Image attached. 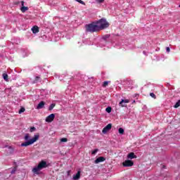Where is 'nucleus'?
Masks as SVG:
<instances>
[{"label":"nucleus","mask_w":180,"mask_h":180,"mask_svg":"<svg viewBox=\"0 0 180 180\" xmlns=\"http://www.w3.org/2000/svg\"><path fill=\"white\" fill-rule=\"evenodd\" d=\"M40 135L35 134L32 139H30V135L29 134H26L24 137V140L25 141L24 143H21V147H28V146H32V144H34Z\"/></svg>","instance_id":"1"},{"label":"nucleus","mask_w":180,"mask_h":180,"mask_svg":"<svg viewBox=\"0 0 180 180\" xmlns=\"http://www.w3.org/2000/svg\"><path fill=\"white\" fill-rule=\"evenodd\" d=\"M49 165H50L49 163H47V162L44 160H41L37 167L32 169V172L34 174H39V171H41V169L47 168Z\"/></svg>","instance_id":"2"},{"label":"nucleus","mask_w":180,"mask_h":180,"mask_svg":"<svg viewBox=\"0 0 180 180\" xmlns=\"http://www.w3.org/2000/svg\"><path fill=\"white\" fill-rule=\"evenodd\" d=\"M96 23L98 27V30H103V29L109 27V22H108L105 18L100 19L96 21Z\"/></svg>","instance_id":"3"},{"label":"nucleus","mask_w":180,"mask_h":180,"mask_svg":"<svg viewBox=\"0 0 180 180\" xmlns=\"http://www.w3.org/2000/svg\"><path fill=\"white\" fill-rule=\"evenodd\" d=\"M86 30L87 32H90L91 33H94L95 32H98L99 28L96 24V22H92L86 25Z\"/></svg>","instance_id":"4"},{"label":"nucleus","mask_w":180,"mask_h":180,"mask_svg":"<svg viewBox=\"0 0 180 180\" xmlns=\"http://www.w3.org/2000/svg\"><path fill=\"white\" fill-rule=\"evenodd\" d=\"M54 117H56V115L51 114L46 118L45 120H46V122H47V123H51V122H53V120H54Z\"/></svg>","instance_id":"5"},{"label":"nucleus","mask_w":180,"mask_h":180,"mask_svg":"<svg viewBox=\"0 0 180 180\" xmlns=\"http://www.w3.org/2000/svg\"><path fill=\"white\" fill-rule=\"evenodd\" d=\"M134 163L131 160H125L123 163L122 165L123 167H133V165Z\"/></svg>","instance_id":"6"},{"label":"nucleus","mask_w":180,"mask_h":180,"mask_svg":"<svg viewBox=\"0 0 180 180\" xmlns=\"http://www.w3.org/2000/svg\"><path fill=\"white\" fill-rule=\"evenodd\" d=\"M110 129H112V124H108L103 129L102 132L103 133V134H106V133H108V131L110 130Z\"/></svg>","instance_id":"7"},{"label":"nucleus","mask_w":180,"mask_h":180,"mask_svg":"<svg viewBox=\"0 0 180 180\" xmlns=\"http://www.w3.org/2000/svg\"><path fill=\"white\" fill-rule=\"evenodd\" d=\"M129 102H130V101H129L128 99H122L121 101L120 102V106H122V108H124L126 105H124V103H129Z\"/></svg>","instance_id":"8"},{"label":"nucleus","mask_w":180,"mask_h":180,"mask_svg":"<svg viewBox=\"0 0 180 180\" xmlns=\"http://www.w3.org/2000/svg\"><path fill=\"white\" fill-rule=\"evenodd\" d=\"M106 160V158H103V157H99L94 162L96 164H99V162H103V161H105Z\"/></svg>","instance_id":"9"},{"label":"nucleus","mask_w":180,"mask_h":180,"mask_svg":"<svg viewBox=\"0 0 180 180\" xmlns=\"http://www.w3.org/2000/svg\"><path fill=\"white\" fill-rule=\"evenodd\" d=\"M79 178H81V172L78 171L76 174L73 175V179L78 180V179H79Z\"/></svg>","instance_id":"10"},{"label":"nucleus","mask_w":180,"mask_h":180,"mask_svg":"<svg viewBox=\"0 0 180 180\" xmlns=\"http://www.w3.org/2000/svg\"><path fill=\"white\" fill-rule=\"evenodd\" d=\"M44 105H46V103L44 101H41L37 106V109H43L44 108Z\"/></svg>","instance_id":"11"},{"label":"nucleus","mask_w":180,"mask_h":180,"mask_svg":"<svg viewBox=\"0 0 180 180\" xmlns=\"http://www.w3.org/2000/svg\"><path fill=\"white\" fill-rule=\"evenodd\" d=\"M127 158L129 160H133V158H137V156H136V155H134V153H130L128 155H127Z\"/></svg>","instance_id":"12"},{"label":"nucleus","mask_w":180,"mask_h":180,"mask_svg":"<svg viewBox=\"0 0 180 180\" xmlns=\"http://www.w3.org/2000/svg\"><path fill=\"white\" fill-rule=\"evenodd\" d=\"M32 30L34 34L39 33V27L35 25L32 28Z\"/></svg>","instance_id":"13"},{"label":"nucleus","mask_w":180,"mask_h":180,"mask_svg":"<svg viewBox=\"0 0 180 180\" xmlns=\"http://www.w3.org/2000/svg\"><path fill=\"white\" fill-rule=\"evenodd\" d=\"M20 11L22 12V13H25L26 11H29V8L26 6H22L21 7Z\"/></svg>","instance_id":"14"},{"label":"nucleus","mask_w":180,"mask_h":180,"mask_svg":"<svg viewBox=\"0 0 180 180\" xmlns=\"http://www.w3.org/2000/svg\"><path fill=\"white\" fill-rule=\"evenodd\" d=\"M2 77H3L5 81H6V82H8V81H9V80L8 79V74L4 73V74L2 75Z\"/></svg>","instance_id":"15"},{"label":"nucleus","mask_w":180,"mask_h":180,"mask_svg":"<svg viewBox=\"0 0 180 180\" xmlns=\"http://www.w3.org/2000/svg\"><path fill=\"white\" fill-rule=\"evenodd\" d=\"M55 106H56L55 103L51 104V106H49V110H53V109H54Z\"/></svg>","instance_id":"16"},{"label":"nucleus","mask_w":180,"mask_h":180,"mask_svg":"<svg viewBox=\"0 0 180 180\" xmlns=\"http://www.w3.org/2000/svg\"><path fill=\"white\" fill-rule=\"evenodd\" d=\"M118 132L120 133V134H124V129H123V128H120L118 129Z\"/></svg>","instance_id":"17"},{"label":"nucleus","mask_w":180,"mask_h":180,"mask_svg":"<svg viewBox=\"0 0 180 180\" xmlns=\"http://www.w3.org/2000/svg\"><path fill=\"white\" fill-rule=\"evenodd\" d=\"M105 112H107V113H110V112H112V108L111 107L106 108Z\"/></svg>","instance_id":"18"},{"label":"nucleus","mask_w":180,"mask_h":180,"mask_svg":"<svg viewBox=\"0 0 180 180\" xmlns=\"http://www.w3.org/2000/svg\"><path fill=\"white\" fill-rule=\"evenodd\" d=\"M67 141H68V139L67 138L60 139V142L61 143H67Z\"/></svg>","instance_id":"19"},{"label":"nucleus","mask_w":180,"mask_h":180,"mask_svg":"<svg viewBox=\"0 0 180 180\" xmlns=\"http://www.w3.org/2000/svg\"><path fill=\"white\" fill-rule=\"evenodd\" d=\"M39 81H40V77L37 76L35 77V80L34 81V83L36 84L37 82H39Z\"/></svg>","instance_id":"20"},{"label":"nucleus","mask_w":180,"mask_h":180,"mask_svg":"<svg viewBox=\"0 0 180 180\" xmlns=\"http://www.w3.org/2000/svg\"><path fill=\"white\" fill-rule=\"evenodd\" d=\"M108 85H109V82H108V81L104 82L103 84V86L104 88L108 86Z\"/></svg>","instance_id":"21"},{"label":"nucleus","mask_w":180,"mask_h":180,"mask_svg":"<svg viewBox=\"0 0 180 180\" xmlns=\"http://www.w3.org/2000/svg\"><path fill=\"white\" fill-rule=\"evenodd\" d=\"M25 108H21L20 110L18 111L19 115H21V113H23L25 112Z\"/></svg>","instance_id":"22"},{"label":"nucleus","mask_w":180,"mask_h":180,"mask_svg":"<svg viewBox=\"0 0 180 180\" xmlns=\"http://www.w3.org/2000/svg\"><path fill=\"white\" fill-rule=\"evenodd\" d=\"M30 133H33L34 131H36V127H32L30 129Z\"/></svg>","instance_id":"23"},{"label":"nucleus","mask_w":180,"mask_h":180,"mask_svg":"<svg viewBox=\"0 0 180 180\" xmlns=\"http://www.w3.org/2000/svg\"><path fill=\"white\" fill-rule=\"evenodd\" d=\"M150 96H151V98H153V99H155L157 97L155 96V94H154V93H150Z\"/></svg>","instance_id":"24"},{"label":"nucleus","mask_w":180,"mask_h":180,"mask_svg":"<svg viewBox=\"0 0 180 180\" xmlns=\"http://www.w3.org/2000/svg\"><path fill=\"white\" fill-rule=\"evenodd\" d=\"M98 149H95L94 150H93L91 152L92 155H95V154H96V153H98Z\"/></svg>","instance_id":"25"},{"label":"nucleus","mask_w":180,"mask_h":180,"mask_svg":"<svg viewBox=\"0 0 180 180\" xmlns=\"http://www.w3.org/2000/svg\"><path fill=\"white\" fill-rule=\"evenodd\" d=\"M77 2H79V4H82V5H85V3L82 0H75Z\"/></svg>","instance_id":"26"},{"label":"nucleus","mask_w":180,"mask_h":180,"mask_svg":"<svg viewBox=\"0 0 180 180\" xmlns=\"http://www.w3.org/2000/svg\"><path fill=\"white\" fill-rule=\"evenodd\" d=\"M96 2H97V4H103V2H105V0H96Z\"/></svg>","instance_id":"27"},{"label":"nucleus","mask_w":180,"mask_h":180,"mask_svg":"<svg viewBox=\"0 0 180 180\" xmlns=\"http://www.w3.org/2000/svg\"><path fill=\"white\" fill-rule=\"evenodd\" d=\"M15 172H16V167L12 169L11 174H15Z\"/></svg>","instance_id":"28"},{"label":"nucleus","mask_w":180,"mask_h":180,"mask_svg":"<svg viewBox=\"0 0 180 180\" xmlns=\"http://www.w3.org/2000/svg\"><path fill=\"white\" fill-rule=\"evenodd\" d=\"M166 51L167 52V53H169V51H171V49H169V47H166Z\"/></svg>","instance_id":"29"},{"label":"nucleus","mask_w":180,"mask_h":180,"mask_svg":"<svg viewBox=\"0 0 180 180\" xmlns=\"http://www.w3.org/2000/svg\"><path fill=\"white\" fill-rule=\"evenodd\" d=\"M21 5H22V6H24V5H25V1H21Z\"/></svg>","instance_id":"30"},{"label":"nucleus","mask_w":180,"mask_h":180,"mask_svg":"<svg viewBox=\"0 0 180 180\" xmlns=\"http://www.w3.org/2000/svg\"><path fill=\"white\" fill-rule=\"evenodd\" d=\"M143 53L144 54V56H147V52H146L145 51H143Z\"/></svg>","instance_id":"31"},{"label":"nucleus","mask_w":180,"mask_h":180,"mask_svg":"<svg viewBox=\"0 0 180 180\" xmlns=\"http://www.w3.org/2000/svg\"><path fill=\"white\" fill-rule=\"evenodd\" d=\"M103 43H106V41H105V40H103Z\"/></svg>","instance_id":"32"},{"label":"nucleus","mask_w":180,"mask_h":180,"mask_svg":"<svg viewBox=\"0 0 180 180\" xmlns=\"http://www.w3.org/2000/svg\"><path fill=\"white\" fill-rule=\"evenodd\" d=\"M179 8H180V4H179Z\"/></svg>","instance_id":"33"},{"label":"nucleus","mask_w":180,"mask_h":180,"mask_svg":"<svg viewBox=\"0 0 180 180\" xmlns=\"http://www.w3.org/2000/svg\"><path fill=\"white\" fill-rule=\"evenodd\" d=\"M136 102L135 101H134V103Z\"/></svg>","instance_id":"34"}]
</instances>
